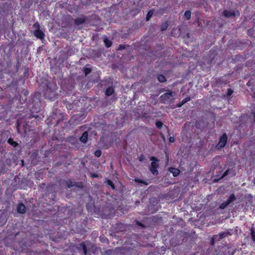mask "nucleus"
I'll use <instances>...</instances> for the list:
<instances>
[{
  "label": "nucleus",
  "instance_id": "864d4df0",
  "mask_svg": "<svg viewBox=\"0 0 255 255\" xmlns=\"http://www.w3.org/2000/svg\"><path fill=\"white\" fill-rule=\"evenodd\" d=\"M79 122H75V124H79Z\"/></svg>",
  "mask_w": 255,
  "mask_h": 255
},
{
  "label": "nucleus",
  "instance_id": "5fc2aeb1",
  "mask_svg": "<svg viewBox=\"0 0 255 255\" xmlns=\"http://www.w3.org/2000/svg\"><path fill=\"white\" fill-rule=\"evenodd\" d=\"M17 126H19L18 122L17 123Z\"/></svg>",
  "mask_w": 255,
  "mask_h": 255
},
{
  "label": "nucleus",
  "instance_id": "9b49d317",
  "mask_svg": "<svg viewBox=\"0 0 255 255\" xmlns=\"http://www.w3.org/2000/svg\"><path fill=\"white\" fill-rule=\"evenodd\" d=\"M115 92L114 89L112 87H109L107 88L105 94L107 96H111Z\"/></svg>",
  "mask_w": 255,
  "mask_h": 255
},
{
  "label": "nucleus",
  "instance_id": "a211bd4d",
  "mask_svg": "<svg viewBox=\"0 0 255 255\" xmlns=\"http://www.w3.org/2000/svg\"><path fill=\"white\" fill-rule=\"evenodd\" d=\"M86 66H88L87 65ZM92 71V70L90 68L87 67L85 66L83 68V72L85 75V76H87L89 74H90Z\"/></svg>",
  "mask_w": 255,
  "mask_h": 255
},
{
  "label": "nucleus",
  "instance_id": "c9c22d12",
  "mask_svg": "<svg viewBox=\"0 0 255 255\" xmlns=\"http://www.w3.org/2000/svg\"><path fill=\"white\" fill-rule=\"evenodd\" d=\"M91 177L92 178H98V175L97 173H92L91 174Z\"/></svg>",
  "mask_w": 255,
  "mask_h": 255
},
{
  "label": "nucleus",
  "instance_id": "7c9ffc66",
  "mask_svg": "<svg viewBox=\"0 0 255 255\" xmlns=\"http://www.w3.org/2000/svg\"><path fill=\"white\" fill-rule=\"evenodd\" d=\"M33 27L35 28L36 29H40V25L38 22H35L33 25Z\"/></svg>",
  "mask_w": 255,
  "mask_h": 255
},
{
  "label": "nucleus",
  "instance_id": "aec40b11",
  "mask_svg": "<svg viewBox=\"0 0 255 255\" xmlns=\"http://www.w3.org/2000/svg\"><path fill=\"white\" fill-rule=\"evenodd\" d=\"M224 14L226 17H229L232 15H235V13L230 10H225L224 12Z\"/></svg>",
  "mask_w": 255,
  "mask_h": 255
},
{
  "label": "nucleus",
  "instance_id": "393cba45",
  "mask_svg": "<svg viewBox=\"0 0 255 255\" xmlns=\"http://www.w3.org/2000/svg\"><path fill=\"white\" fill-rule=\"evenodd\" d=\"M107 183L108 185L111 186V187L114 190L115 189V185L113 183V182L109 179L107 180Z\"/></svg>",
  "mask_w": 255,
  "mask_h": 255
},
{
  "label": "nucleus",
  "instance_id": "a18cd8bd",
  "mask_svg": "<svg viewBox=\"0 0 255 255\" xmlns=\"http://www.w3.org/2000/svg\"><path fill=\"white\" fill-rule=\"evenodd\" d=\"M225 234H226L225 233H223V234H221V238H223L224 237H225Z\"/></svg>",
  "mask_w": 255,
  "mask_h": 255
},
{
  "label": "nucleus",
  "instance_id": "f03ea898",
  "mask_svg": "<svg viewBox=\"0 0 255 255\" xmlns=\"http://www.w3.org/2000/svg\"><path fill=\"white\" fill-rule=\"evenodd\" d=\"M150 160L152 162L149 168V170L153 175H157L158 174V171L157 169L159 166L158 164L159 160L154 156H151L150 158Z\"/></svg>",
  "mask_w": 255,
  "mask_h": 255
},
{
  "label": "nucleus",
  "instance_id": "6e6552de",
  "mask_svg": "<svg viewBox=\"0 0 255 255\" xmlns=\"http://www.w3.org/2000/svg\"><path fill=\"white\" fill-rule=\"evenodd\" d=\"M116 228L118 232H124L125 230V225L121 222H119L116 224Z\"/></svg>",
  "mask_w": 255,
  "mask_h": 255
},
{
  "label": "nucleus",
  "instance_id": "b1692460",
  "mask_svg": "<svg viewBox=\"0 0 255 255\" xmlns=\"http://www.w3.org/2000/svg\"><path fill=\"white\" fill-rule=\"evenodd\" d=\"M80 116L78 115H74L70 120L69 122L72 123H74L75 121L79 120Z\"/></svg>",
  "mask_w": 255,
  "mask_h": 255
},
{
  "label": "nucleus",
  "instance_id": "7ed1b4c3",
  "mask_svg": "<svg viewBox=\"0 0 255 255\" xmlns=\"http://www.w3.org/2000/svg\"><path fill=\"white\" fill-rule=\"evenodd\" d=\"M227 140V136L226 134H224L220 138L218 144L217 145L216 147L218 149H220L224 147L226 144Z\"/></svg>",
  "mask_w": 255,
  "mask_h": 255
},
{
  "label": "nucleus",
  "instance_id": "09e8293b",
  "mask_svg": "<svg viewBox=\"0 0 255 255\" xmlns=\"http://www.w3.org/2000/svg\"><path fill=\"white\" fill-rule=\"evenodd\" d=\"M55 122H56V124L57 125L59 124V123L60 122V121H59V120H56V121H55Z\"/></svg>",
  "mask_w": 255,
  "mask_h": 255
},
{
  "label": "nucleus",
  "instance_id": "4d7b16f0",
  "mask_svg": "<svg viewBox=\"0 0 255 255\" xmlns=\"http://www.w3.org/2000/svg\"><path fill=\"white\" fill-rule=\"evenodd\" d=\"M254 117H255V114H254Z\"/></svg>",
  "mask_w": 255,
  "mask_h": 255
},
{
  "label": "nucleus",
  "instance_id": "423d86ee",
  "mask_svg": "<svg viewBox=\"0 0 255 255\" xmlns=\"http://www.w3.org/2000/svg\"><path fill=\"white\" fill-rule=\"evenodd\" d=\"M235 199V196L234 194L231 195L228 201L226 203H222L220 205V208L221 209H224L230 203H231L232 201H234Z\"/></svg>",
  "mask_w": 255,
  "mask_h": 255
},
{
  "label": "nucleus",
  "instance_id": "412c9836",
  "mask_svg": "<svg viewBox=\"0 0 255 255\" xmlns=\"http://www.w3.org/2000/svg\"><path fill=\"white\" fill-rule=\"evenodd\" d=\"M66 184L68 188H71L74 186V182L72 180L70 179L66 181Z\"/></svg>",
  "mask_w": 255,
  "mask_h": 255
},
{
  "label": "nucleus",
  "instance_id": "58836bf2",
  "mask_svg": "<svg viewBox=\"0 0 255 255\" xmlns=\"http://www.w3.org/2000/svg\"><path fill=\"white\" fill-rule=\"evenodd\" d=\"M183 105H184V104H182V102H180L179 104H178L177 105V106H176V107H178V108H179V107H182Z\"/></svg>",
  "mask_w": 255,
  "mask_h": 255
},
{
  "label": "nucleus",
  "instance_id": "5701e85b",
  "mask_svg": "<svg viewBox=\"0 0 255 255\" xmlns=\"http://www.w3.org/2000/svg\"><path fill=\"white\" fill-rule=\"evenodd\" d=\"M134 181L136 183L143 184L145 185H148L147 182L139 178H135Z\"/></svg>",
  "mask_w": 255,
  "mask_h": 255
},
{
  "label": "nucleus",
  "instance_id": "72a5a7b5",
  "mask_svg": "<svg viewBox=\"0 0 255 255\" xmlns=\"http://www.w3.org/2000/svg\"><path fill=\"white\" fill-rule=\"evenodd\" d=\"M169 141L170 142H174L175 141V137L174 136H170L169 138Z\"/></svg>",
  "mask_w": 255,
  "mask_h": 255
},
{
  "label": "nucleus",
  "instance_id": "79ce46f5",
  "mask_svg": "<svg viewBox=\"0 0 255 255\" xmlns=\"http://www.w3.org/2000/svg\"><path fill=\"white\" fill-rule=\"evenodd\" d=\"M147 117L146 116V113H144L141 116V118L142 119H144V118H147Z\"/></svg>",
  "mask_w": 255,
  "mask_h": 255
},
{
  "label": "nucleus",
  "instance_id": "20e7f679",
  "mask_svg": "<svg viewBox=\"0 0 255 255\" xmlns=\"http://www.w3.org/2000/svg\"><path fill=\"white\" fill-rule=\"evenodd\" d=\"M87 20L86 16L81 14L80 17L74 19L75 25H79L84 24Z\"/></svg>",
  "mask_w": 255,
  "mask_h": 255
},
{
  "label": "nucleus",
  "instance_id": "cd10ccee",
  "mask_svg": "<svg viewBox=\"0 0 255 255\" xmlns=\"http://www.w3.org/2000/svg\"><path fill=\"white\" fill-rule=\"evenodd\" d=\"M102 154V151L100 149L96 150L95 151L94 155L95 156L99 157H100Z\"/></svg>",
  "mask_w": 255,
  "mask_h": 255
},
{
  "label": "nucleus",
  "instance_id": "de8ad7c7",
  "mask_svg": "<svg viewBox=\"0 0 255 255\" xmlns=\"http://www.w3.org/2000/svg\"><path fill=\"white\" fill-rule=\"evenodd\" d=\"M227 172H228V171L227 170V171L225 172V173H224V175L223 176V177L225 176L227 174Z\"/></svg>",
  "mask_w": 255,
  "mask_h": 255
},
{
  "label": "nucleus",
  "instance_id": "49530a36",
  "mask_svg": "<svg viewBox=\"0 0 255 255\" xmlns=\"http://www.w3.org/2000/svg\"><path fill=\"white\" fill-rule=\"evenodd\" d=\"M32 117L35 118H37L38 116L37 115H33Z\"/></svg>",
  "mask_w": 255,
  "mask_h": 255
},
{
  "label": "nucleus",
  "instance_id": "3c124183",
  "mask_svg": "<svg viewBox=\"0 0 255 255\" xmlns=\"http://www.w3.org/2000/svg\"><path fill=\"white\" fill-rule=\"evenodd\" d=\"M162 137H163V138L164 139H165V137H164V136L163 135H162Z\"/></svg>",
  "mask_w": 255,
  "mask_h": 255
},
{
  "label": "nucleus",
  "instance_id": "dca6fc26",
  "mask_svg": "<svg viewBox=\"0 0 255 255\" xmlns=\"http://www.w3.org/2000/svg\"><path fill=\"white\" fill-rule=\"evenodd\" d=\"M79 248H81L83 251L84 255H86L87 254V250L85 244L84 242H82L79 245Z\"/></svg>",
  "mask_w": 255,
  "mask_h": 255
},
{
  "label": "nucleus",
  "instance_id": "ddd939ff",
  "mask_svg": "<svg viewBox=\"0 0 255 255\" xmlns=\"http://www.w3.org/2000/svg\"><path fill=\"white\" fill-rule=\"evenodd\" d=\"M7 143L13 147H16L18 145V143L13 140V139L10 137L7 140Z\"/></svg>",
  "mask_w": 255,
  "mask_h": 255
},
{
  "label": "nucleus",
  "instance_id": "37998d69",
  "mask_svg": "<svg viewBox=\"0 0 255 255\" xmlns=\"http://www.w3.org/2000/svg\"><path fill=\"white\" fill-rule=\"evenodd\" d=\"M166 157L167 161H168L169 160V155L167 153H166Z\"/></svg>",
  "mask_w": 255,
  "mask_h": 255
},
{
  "label": "nucleus",
  "instance_id": "6e6d98bb",
  "mask_svg": "<svg viewBox=\"0 0 255 255\" xmlns=\"http://www.w3.org/2000/svg\"><path fill=\"white\" fill-rule=\"evenodd\" d=\"M52 94L54 95L53 92H52Z\"/></svg>",
  "mask_w": 255,
  "mask_h": 255
},
{
  "label": "nucleus",
  "instance_id": "4be33fe9",
  "mask_svg": "<svg viewBox=\"0 0 255 255\" xmlns=\"http://www.w3.org/2000/svg\"><path fill=\"white\" fill-rule=\"evenodd\" d=\"M168 26V23L167 21H165L164 23L162 24L160 26V29L161 31L165 30Z\"/></svg>",
  "mask_w": 255,
  "mask_h": 255
},
{
  "label": "nucleus",
  "instance_id": "f704fd0d",
  "mask_svg": "<svg viewBox=\"0 0 255 255\" xmlns=\"http://www.w3.org/2000/svg\"><path fill=\"white\" fill-rule=\"evenodd\" d=\"M251 235H252V239L254 241H255V233L254 232V231L252 230L251 231Z\"/></svg>",
  "mask_w": 255,
  "mask_h": 255
},
{
  "label": "nucleus",
  "instance_id": "9d476101",
  "mask_svg": "<svg viewBox=\"0 0 255 255\" xmlns=\"http://www.w3.org/2000/svg\"><path fill=\"white\" fill-rule=\"evenodd\" d=\"M88 133L87 131H85L83 133L82 136L80 137V140L84 143H85L88 140Z\"/></svg>",
  "mask_w": 255,
  "mask_h": 255
},
{
  "label": "nucleus",
  "instance_id": "473e14b6",
  "mask_svg": "<svg viewBox=\"0 0 255 255\" xmlns=\"http://www.w3.org/2000/svg\"><path fill=\"white\" fill-rule=\"evenodd\" d=\"M100 241L102 243H106L108 241V239L106 237L100 238Z\"/></svg>",
  "mask_w": 255,
  "mask_h": 255
},
{
  "label": "nucleus",
  "instance_id": "c85d7f7f",
  "mask_svg": "<svg viewBox=\"0 0 255 255\" xmlns=\"http://www.w3.org/2000/svg\"><path fill=\"white\" fill-rule=\"evenodd\" d=\"M138 160L140 162H143L145 160V157L144 154H141L138 158Z\"/></svg>",
  "mask_w": 255,
  "mask_h": 255
},
{
  "label": "nucleus",
  "instance_id": "603ef678",
  "mask_svg": "<svg viewBox=\"0 0 255 255\" xmlns=\"http://www.w3.org/2000/svg\"><path fill=\"white\" fill-rule=\"evenodd\" d=\"M21 162H22V164L23 165V162H24L23 160H21Z\"/></svg>",
  "mask_w": 255,
  "mask_h": 255
},
{
  "label": "nucleus",
  "instance_id": "13d9d810",
  "mask_svg": "<svg viewBox=\"0 0 255 255\" xmlns=\"http://www.w3.org/2000/svg\"><path fill=\"white\" fill-rule=\"evenodd\" d=\"M45 1H46V0H44Z\"/></svg>",
  "mask_w": 255,
  "mask_h": 255
},
{
  "label": "nucleus",
  "instance_id": "4c0bfd02",
  "mask_svg": "<svg viewBox=\"0 0 255 255\" xmlns=\"http://www.w3.org/2000/svg\"><path fill=\"white\" fill-rule=\"evenodd\" d=\"M233 92V91L232 90L229 89L228 90L227 94H228V96H230V95H231L232 94Z\"/></svg>",
  "mask_w": 255,
  "mask_h": 255
},
{
  "label": "nucleus",
  "instance_id": "a19ab883",
  "mask_svg": "<svg viewBox=\"0 0 255 255\" xmlns=\"http://www.w3.org/2000/svg\"><path fill=\"white\" fill-rule=\"evenodd\" d=\"M56 114H55L54 113H53V114L50 116V118H51V121L52 120V119H55V117L56 116Z\"/></svg>",
  "mask_w": 255,
  "mask_h": 255
},
{
  "label": "nucleus",
  "instance_id": "bb28decb",
  "mask_svg": "<svg viewBox=\"0 0 255 255\" xmlns=\"http://www.w3.org/2000/svg\"><path fill=\"white\" fill-rule=\"evenodd\" d=\"M156 127L158 128H161L163 126V123L161 121H157L155 123Z\"/></svg>",
  "mask_w": 255,
  "mask_h": 255
},
{
  "label": "nucleus",
  "instance_id": "f8f14e48",
  "mask_svg": "<svg viewBox=\"0 0 255 255\" xmlns=\"http://www.w3.org/2000/svg\"><path fill=\"white\" fill-rule=\"evenodd\" d=\"M38 103H37V107H32V108H31V111L32 112H35V113H38L40 112V105H41V102L40 101V100L38 99Z\"/></svg>",
  "mask_w": 255,
  "mask_h": 255
},
{
  "label": "nucleus",
  "instance_id": "39448f33",
  "mask_svg": "<svg viewBox=\"0 0 255 255\" xmlns=\"http://www.w3.org/2000/svg\"><path fill=\"white\" fill-rule=\"evenodd\" d=\"M33 34L34 36L40 40L44 39L45 34L44 32L40 29H35L33 32Z\"/></svg>",
  "mask_w": 255,
  "mask_h": 255
},
{
  "label": "nucleus",
  "instance_id": "ea45409f",
  "mask_svg": "<svg viewBox=\"0 0 255 255\" xmlns=\"http://www.w3.org/2000/svg\"><path fill=\"white\" fill-rule=\"evenodd\" d=\"M23 94L25 96H27L28 94V91L27 90L23 91Z\"/></svg>",
  "mask_w": 255,
  "mask_h": 255
},
{
  "label": "nucleus",
  "instance_id": "1a4fd4ad",
  "mask_svg": "<svg viewBox=\"0 0 255 255\" xmlns=\"http://www.w3.org/2000/svg\"><path fill=\"white\" fill-rule=\"evenodd\" d=\"M169 171L172 174L174 177L177 176L180 173V171L179 169L174 167H170L169 169Z\"/></svg>",
  "mask_w": 255,
  "mask_h": 255
},
{
  "label": "nucleus",
  "instance_id": "8fccbe9b",
  "mask_svg": "<svg viewBox=\"0 0 255 255\" xmlns=\"http://www.w3.org/2000/svg\"><path fill=\"white\" fill-rule=\"evenodd\" d=\"M71 106H72L71 105H69V108L67 107V108L69 109H71Z\"/></svg>",
  "mask_w": 255,
  "mask_h": 255
},
{
  "label": "nucleus",
  "instance_id": "2eb2a0df",
  "mask_svg": "<svg viewBox=\"0 0 255 255\" xmlns=\"http://www.w3.org/2000/svg\"><path fill=\"white\" fill-rule=\"evenodd\" d=\"M104 42L106 47L107 48L110 47L112 45V42L111 40H110L108 38H105L104 40Z\"/></svg>",
  "mask_w": 255,
  "mask_h": 255
},
{
  "label": "nucleus",
  "instance_id": "e433bc0d",
  "mask_svg": "<svg viewBox=\"0 0 255 255\" xmlns=\"http://www.w3.org/2000/svg\"><path fill=\"white\" fill-rule=\"evenodd\" d=\"M125 49V45H122V44L119 45V48H118L119 50H123V49Z\"/></svg>",
  "mask_w": 255,
  "mask_h": 255
},
{
  "label": "nucleus",
  "instance_id": "f257e3e1",
  "mask_svg": "<svg viewBox=\"0 0 255 255\" xmlns=\"http://www.w3.org/2000/svg\"><path fill=\"white\" fill-rule=\"evenodd\" d=\"M174 93L170 90L161 95L159 97L160 102L164 104H170L174 101Z\"/></svg>",
  "mask_w": 255,
  "mask_h": 255
},
{
  "label": "nucleus",
  "instance_id": "2f4dec72",
  "mask_svg": "<svg viewBox=\"0 0 255 255\" xmlns=\"http://www.w3.org/2000/svg\"><path fill=\"white\" fill-rule=\"evenodd\" d=\"M135 223L136 225H137L139 227H141L142 228H144L145 227V225L140 222L136 221Z\"/></svg>",
  "mask_w": 255,
  "mask_h": 255
},
{
  "label": "nucleus",
  "instance_id": "6ab92c4d",
  "mask_svg": "<svg viewBox=\"0 0 255 255\" xmlns=\"http://www.w3.org/2000/svg\"><path fill=\"white\" fill-rule=\"evenodd\" d=\"M74 186H75L78 188H83L84 187V185L83 182H74Z\"/></svg>",
  "mask_w": 255,
  "mask_h": 255
},
{
  "label": "nucleus",
  "instance_id": "c03bdc74",
  "mask_svg": "<svg viewBox=\"0 0 255 255\" xmlns=\"http://www.w3.org/2000/svg\"><path fill=\"white\" fill-rule=\"evenodd\" d=\"M45 186V183H42L40 185V186L41 188H43V186Z\"/></svg>",
  "mask_w": 255,
  "mask_h": 255
},
{
  "label": "nucleus",
  "instance_id": "f3484780",
  "mask_svg": "<svg viewBox=\"0 0 255 255\" xmlns=\"http://www.w3.org/2000/svg\"><path fill=\"white\" fill-rule=\"evenodd\" d=\"M191 15V12L190 10H187L185 11L184 14V16L186 19H187V20L190 19Z\"/></svg>",
  "mask_w": 255,
  "mask_h": 255
},
{
  "label": "nucleus",
  "instance_id": "a878e982",
  "mask_svg": "<svg viewBox=\"0 0 255 255\" xmlns=\"http://www.w3.org/2000/svg\"><path fill=\"white\" fill-rule=\"evenodd\" d=\"M153 13V12L152 10H150L147 12V14L146 15V20H149L150 19V18L152 17Z\"/></svg>",
  "mask_w": 255,
  "mask_h": 255
},
{
  "label": "nucleus",
  "instance_id": "c756f323",
  "mask_svg": "<svg viewBox=\"0 0 255 255\" xmlns=\"http://www.w3.org/2000/svg\"><path fill=\"white\" fill-rule=\"evenodd\" d=\"M191 100V98L190 97H186L185 99L182 100L181 102H182V104H185V103H187L188 102L190 101Z\"/></svg>",
  "mask_w": 255,
  "mask_h": 255
},
{
  "label": "nucleus",
  "instance_id": "4468645a",
  "mask_svg": "<svg viewBox=\"0 0 255 255\" xmlns=\"http://www.w3.org/2000/svg\"><path fill=\"white\" fill-rule=\"evenodd\" d=\"M157 78L159 82L161 83H163L166 81V77L162 74H158L157 75Z\"/></svg>",
  "mask_w": 255,
  "mask_h": 255
},
{
  "label": "nucleus",
  "instance_id": "0eeeda50",
  "mask_svg": "<svg viewBox=\"0 0 255 255\" xmlns=\"http://www.w3.org/2000/svg\"><path fill=\"white\" fill-rule=\"evenodd\" d=\"M25 206L23 203H19L17 207V211L18 213L23 214L25 212Z\"/></svg>",
  "mask_w": 255,
  "mask_h": 255
}]
</instances>
